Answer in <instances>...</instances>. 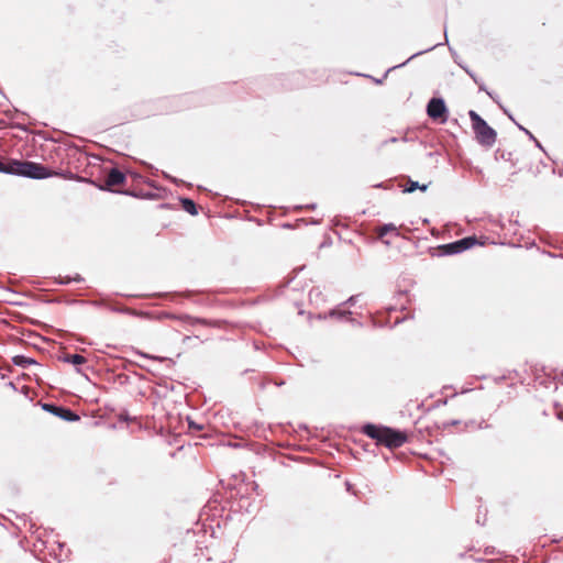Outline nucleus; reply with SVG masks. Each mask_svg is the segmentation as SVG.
<instances>
[{"mask_svg": "<svg viewBox=\"0 0 563 563\" xmlns=\"http://www.w3.org/2000/svg\"><path fill=\"white\" fill-rule=\"evenodd\" d=\"M0 173L29 177L33 179L60 176V174L46 168L40 163L2 158H0Z\"/></svg>", "mask_w": 563, "mask_h": 563, "instance_id": "nucleus-1", "label": "nucleus"}, {"mask_svg": "<svg viewBox=\"0 0 563 563\" xmlns=\"http://www.w3.org/2000/svg\"><path fill=\"white\" fill-rule=\"evenodd\" d=\"M362 432L368 438L375 440L377 444L384 445L388 449L400 448L408 440L406 432L371 423L365 424L362 428Z\"/></svg>", "mask_w": 563, "mask_h": 563, "instance_id": "nucleus-2", "label": "nucleus"}, {"mask_svg": "<svg viewBox=\"0 0 563 563\" xmlns=\"http://www.w3.org/2000/svg\"><path fill=\"white\" fill-rule=\"evenodd\" d=\"M468 115L472 121V128L474 130L477 142L483 146H493L497 137L496 131L490 128L486 121L482 119L481 115L475 111L471 110Z\"/></svg>", "mask_w": 563, "mask_h": 563, "instance_id": "nucleus-3", "label": "nucleus"}, {"mask_svg": "<svg viewBox=\"0 0 563 563\" xmlns=\"http://www.w3.org/2000/svg\"><path fill=\"white\" fill-rule=\"evenodd\" d=\"M126 176L118 168H112L104 178V185L101 189H107L113 192H120V188L125 184Z\"/></svg>", "mask_w": 563, "mask_h": 563, "instance_id": "nucleus-4", "label": "nucleus"}, {"mask_svg": "<svg viewBox=\"0 0 563 563\" xmlns=\"http://www.w3.org/2000/svg\"><path fill=\"white\" fill-rule=\"evenodd\" d=\"M446 107L442 99L432 98L427 107L428 115L433 120H440L441 123H444L448 119L446 115Z\"/></svg>", "mask_w": 563, "mask_h": 563, "instance_id": "nucleus-5", "label": "nucleus"}, {"mask_svg": "<svg viewBox=\"0 0 563 563\" xmlns=\"http://www.w3.org/2000/svg\"><path fill=\"white\" fill-rule=\"evenodd\" d=\"M476 242L477 241L475 238L468 236V238L459 240L456 242L446 244L443 246V249L445 250L446 253L454 254V253H460L462 251H465V250L474 246L476 244Z\"/></svg>", "mask_w": 563, "mask_h": 563, "instance_id": "nucleus-6", "label": "nucleus"}, {"mask_svg": "<svg viewBox=\"0 0 563 563\" xmlns=\"http://www.w3.org/2000/svg\"><path fill=\"white\" fill-rule=\"evenodd\" d=\"M43 408L46 411H48V412H51V413H53V415H55V416L66 420V421L79 420V417L74 411H71L70 409H67V408H64V407H58V406L51 405V404L43 405Z\"/></svg>", "mask_w": 563, "mask_h": 563, "instance_id": "nucleus-7", "label": "nucleus"}, {"mask_svg": "<svg viewBox=\"0 0 563 563\" xmlns=\"http://www.w3.org/2000/svg\"><path fill=\"white\" fill-rule=\"evenodd\" d=\"M389 232H397V227L393 223H388L376 229V233L380 239H383Z\"/></svg>", "mask_w": 563, "mask_h": 563, "instance_id": "nucleus-8", "label": "nucleus"}, {"mask_svg": "<svg viewBox=\"0 0 563 563\" xmlns=\"http://www.w3.org/2000/svg\"><path fill=\"white\" fill-rule=\"evenodd\" d=\"M407 187L405 189L406 192H413L416 189H420L421 191H426L428 188V185H419L417 181H413L411 179H408Z\"/></svg>", "mask_w": 563, "mask_h": 563, "instance_id": "nucleus-9", "label": "nucleus"}, {"mask_svg": "<svg viewBox=\"0 0 563 563\" xmlns=\"http://www.w3.org/2000/svg\"><path fill=\"white\" fill-rule=\"evenodd\" d=\"M65 361L74 365H81L86 363V358L80 354H71L65 357Z\"/></svg>", "mask_w": 563, "mask_h": 563, "instance_id": "nucleus-10", "label": "nucleus"}, {"mask_svg": "<svg viewBox=\"0 0 563 563\" xmlns=\"http://www.w3.org/2000/svg\"><path fill=\"white\" fill-rule=\"evenodd\" d=\"M184 203V208L187 212L191 213V214H196L197 213V209H196V205L192 200L190 199H185L183 201Z\"/></svg>", "mask_w": 563, "mask_h": 563, "instance_id": "nucleus-11", "label": "nucleus"}, {"mask_svg": "<svg viewBox=\"0 0 563 563\" xmlns=\"http://www.w3.org/2000/svg\"><path fill=\"white\" fill-rule=\"evenodd\" d=\"M13 360H14V363L16 365H21L23 367H25L27 364H33L34 363L33 360H31L29 357H25V356H22V355H18Z\"/></svg>", "mask_w": 563, "mask_h": 563, "instance_id": "nucleus-12", "label": "nucleus"}, {"mask_svg": "<svg viewBox=\"0 0 563 563\" xmlns=\"http://www.w3.org/2000/svg\"><path fill=\"white\" fill-rule=\"evenodd\" d=\"M195 322L203 324V325H209V327H219L220 325L219 321H208L206 319H196Z\"/></svg>", "mask_w": 563, "mask_h": 563, "instance_id": "nucleus-13", "label": "nucleus"}, {"mask_svg": "<svg viewBox=\"0 0 563 563\" xmlns=\"http://www.w3.org/2000/svg\"><path fill=\"white\" fill-rule=\"evenodd\" d=\"M189 429H190V430H198V431H200V430H202L203 428H202V426H201V424H198V423H196V422H194V421H189Z\"/></svg>", "mask_w": 563, "mask_h": 563, "instance_id": "nucleus-14", "label": "nucleus"}, {"mask_svg": "<svg viewBox=\"0 0 563 563\" xmlns=\"http://www.w3.org/2000/svg\"><path fill=\"white\" fill-rule=\"evenodd\" d=\"M559 418H560L561 420H563V412H561V413L559 415Z\"/></svg>", "mask_w": 563, "mask_h": 563, "instance_id": "nucleus-15", "label": "nucleus"}]
</instances>
